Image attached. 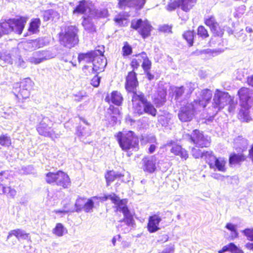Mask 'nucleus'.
Listing matches in <instances>:
<instances>
[{
	"mask_svg": "<svg viewBox=\"0 0 253 253\" xmlns=\"http://www.w3.org/2000/svg\"><path fill=\"white\" fill-rule=\"evenodd\" d=\"M118 7L121 9H125L128 6L129 0H117Z\"/></svg>",
	"mask_w": 253,
	"mask_h": 253,
	"instance_id": "57",
	"label": "nucleus"
},
{
	"mask_svg": "<svg viewBox=\"0 0 253 253\" xmlns=\"http://www.w3.org/2000/svg\"><path fill=\"white\" fill-rule=\"evenodd\" d=\"M33 83L30 78H26L20 83L13 84V92L19 99L28 98L30 94V91L33 86Z\"/></svg>",
	"mask_w": 253,
	"mask_h": 253,
	"instance_id": "6",
	"label": "nucleus"
},
{
	"mask_svg": "<svg viewBox=\"0 0 253 253\" xmlns=\"http://www.w3.org/2000/svg\"><path fill=\"white\" fill-rule=\"evenodd\" d=\"M109 113L117 115L120 114V110L118 107H115L113 105H110L108 108Z\"/></svg>",
	"mask_w": 253,
	"mask_h": 253,
	"instance_id": "60",
	"label": "nucleus"
},
{
	"mask_svg": "<svg viewBox=\"0 0 253 253\" xmlns=\"http://www.w3.org/2000/svg\"><path fill=\"white\" fill-rule=\"evenodd\" d=\"M171 153L174 155L180 156L181 158L186 160L188 155L187 151L182 147L178 145H174L170 149Z\"/></svg>",
	"mask_w": 253,
	"mask_h": 253,
	"instance_id": "30",
	"label": "nucleus"
},
{
	"mask_svg": "<svg viewBox=\"0 0 253 253\" xmlns=\"http://www.w3.org/2000/svg\"><path fill=\"white\" fill-rule=\"evenodd\" d=\"M196 99L192 102L196 108L200 111L204 109L209 104L212 98V91L208 88L198 90L196 92Z\"/></svg>",
	"mask_w": 253,
	"mask_h": 253,
	"instance_id": "8",
	"label": "nucleus"
},
{
	"mask_svg": "<svg viewBox=\"0 0 253 253\" xmlns=\"http://www.w3.org/2000/svg\"><path fill=\"white\" fill-rule=\"evenodd\" d=\"M195 104L191 102L187 103L180 108L178 116L181 122H186L190 121L197 111H200L199 109L196 108Z\"/></svg>",
	"mask_w": 253,
	"mask_h": 253,
	"instance_id": "14",
	"label": "nucleus"
},
{
	"mask_svg": "<svg viewBox=\"0 0 253 253\" xmlns=\"http://www.w3.org/2000/svg\"><path fill=\"white\" fill-rule=\"evenodd\" d=\"M134 113L139 116L146 113L155 117L157 113L154 105L148 101L144 94L141 92L134 93L131 99Z\"/></svg>",
	"mask_w": 253,
	"mask_h": 253,
	"instance_id": "1",
	"label": "nucleus"
},
{
	"mask_svg": "<svg viewBox=\"0 0 253 253\" xmlns=\"http://www.w3.org/2000/svg\"><path fill=\"white\" fill-rule=\"evenodd\" d=\"M0 59L3 60L5 63L8 64H12V59L10 54L8 51L4 52L2 53H0Z\"/></svg>",
	"mask_w": 253,
	"mask_h": 253,
	"instance_id": "44",
	"label": "nucleus"
},
{
	"mask_svg": "<svg viewBox=\"0 0 253 253\" xmlns=\"http://www.w3.org/2000/svg\"><path fill=\"white\" fill-rule=\"evenodd\" d=\"M146 53L145 52H142L140 53L133 55L135 58H133L130 63L131 67L133 70H136L140 66L141 63H142L143 60L146 58Z\"/></svg>",
	"mask_w": 253,
	"mask_h": 253,
	"instance_id": "26",
	"label": "nucleus"
},
{
	"mask_svg": "<svg viewBox=\"0 0 253 253\" xmlns=\"http://www.w3.org/2000/svg\"><path fill=\"white\" fill-rule=\"evenodd\" d=\"M0 144L3 146H8L11 144V139L6 135L0 136Z\"/></svg>",
	"mask_w": 253,
	"mask_h": 253,
	"instance_id": "47",
	"label": "nucleus"
},
{
	"mask_svg": "<svg viewBox=\"0 0 253 253\" xmlns=\"http://www.w3.org/2000/svg\"><path fill=\"white\" fill-rule=\"evenodd\" d=\"M105 100L109 103L111 101L113 104L117 106H120L122 104L123 97L119 92L113 91L111 93V96L107 95Z\"/></svg>",
	"mask_w": 253,
	"mask_h": 253,
	"instance_id": "25",
	"label": "nucleus"
},
{
	"mask_svg": "<svg viewBox=\"0 0 253 253\" xmlns=\"http://www.w3.org/2000/svg\"><path fill=\"white\" fill-rule=\"evenodd\" d=\"M103 53L102 51L100 49L92 50L85 53H80L78 55V60L79 62L84 61L87 63L93 62L95 56L100 55Z\"/></svg>",
	"mask_w": 253,
	"mask_h": 253,
	"instance_id": "23",
	"label": "nucleus"
},
{
	"mask_svg": "<svg viewBox=\"0 0 253 253\" xmlns=\"http://www.w3.org/2000/svg\"><path fill=\"white\" fill-rule=\"evenodd\" d=\"M242 232L249 240L253 241V228H246Z\"/></svg>",
	"mask_w": 253,
	"mask_h": 253,
	"instance_id": "52",
	"label": "nucleus"
},
{
	"mask_svg": "<svg viewBox=\"0 0 253 253\" xmlns=\"http://www.w3.org/2000/svg\"><path fill=\"white\" fill-rule=\"evenodd\" d=\"M211 151H203L202 152L201 150L199 149H196L195 148H193L192 149V154L193 156L196 158H203L207 162L208 159L207 158V156H208L207 154L208 153H211Z\"/></svg>",
	"mask_w": 253,
	"mask_h": 253,
	"instance_id": "35",
	"label": "nucleus"
},
{
	"mask_svg": "<svg viewBox=\"0 0 253 253\" xmlns=\"http://www.w3.org/2000/svg\"><path fill=\"white\" fill-rule=\"evenodd\" d=\"M85 199L79 198L77 199L75 204V208L71 210H74V211L79 212L84 209Z\"/></svg>",
	"mask_w": 253,
	"mask_h": 253,
	"instance_id": "38",
	"label": "nucleus"
},
{
	"mask_svg": "<svg viewBox=\"0 0 253 253\" xmlns=\"http://www.w3.org/2000/svg\"><path fill=\"white\" fill-rule=\"evenodd\" d=\"M131 27L135 30H137L143 39H145L150 35L152 28L147 20L143 21L141 19L132 21Z\"/></svg>",
	"mask_w": 253,
	"mask_h": 253,
	"instance_id": "13",
	"label": "nucleus"
},
{
	"mask_svg": "<svg viewBox=\"0 0 253 253\" xmlns=\"http://www.w3.org/2000/svg\"><path fill=\"white\" fill-rule=\"evenodd\" d=\"M174 100L176 102H180L182 96L184 92L183 86L175 87L174 89Z\"/></svg>",
	"mask_w": 253,
	"mask_h": 253,
	"instance_id": "40",
	"label": "nucleus"
},
{
	"mask_svg": "<svg viewBox=\"0 0 253 253\" xmlns=\"http://www.w3.org/2000/svg\"><path fill=\"white\" fill-rule=\"evenodd\" d=\"M88 8L87 2L85 0H82L79 1V4L77 5L73 10L74 14H83L86 12Z\"/></svg>",
	"mask_w": 253,
	"mask_h": 253,
	"instance_id": "31",
	"label": "nucleus"
},
{
	"mask_svg": "<svg viewBox=\"0 0 253 253\" xmlns=\"http://www.w3.org/2000/svg\"><path fill=\"white\" fill-rule=\"evenodd\" d=\"M79 119L82 124L81 123L77 128V134L81 138H86L91 134L90 125L85 119L82 117H80Z\"/></svg>",
	"mask_w": 253,
	"mask_h": 253,
	"instance_id": "22",
	"label": "nucleus"
},
{
	"mask_svg": "<svg viewBox=\"0 0 253 253\" xmlns=\"http://www.w3.org/2000/svg\"><path fill=\"white\" fill-rule=\"evenodd\" d=\"M34 167L31 165L23 167L21 169V173L24 174L32 173L34 171Z\"/></svg>",
	"mask_w": 253,
	"mask_h": 253,
	"instance_id": "55",
	"label": "nucleus"
},
{
	"mask_svg": "<svg viewBox=\"0 0 253 253\" xmlns=\"http://www.w3.org/2000/svg\"><path fill=\"white\" fill-rule=\"evenodd\" d=\"M187 87L188 88V93L189 94H191L194 90L198 87V85L196 84L189 83L186 84Z\"/></svg>",
	"mask_w": 253,
	"mask_h": 253,
	"instance_id": "61",
	"label": "nucleus"
},
{
	"mask_svg": "<svg viewBox=\"0 0 253 253\" xmlns=\"http://www.w3.org/2000/svg\"><path fill=\"white\" fill-rule=\"evenodd\" d=\"M102 52L104 53V51ZM107 59L104 57L103 53L100 55L95 56L92 63V71L94 73H97L103 71L107 65Z\"/></svg>",
	"mask_w": 253,
	"mask_h": 253,
	"instance_id": "20",
	"label": "nucleus"
},
{
	"mask_svg": "<svg viewBox=\"0 0 253 253\" xmlns=\"http://www.w3.org/2000/svg\"><path fill=\"white\" fill-rule=\"evenodd\" d=\"M78 29L75 26L65 27L59 34L60 44L68 48L75 46L79 43Z\"/></svg>",
	"mask_w": 253,
	"mask_h": 253,
	"instance_id": "3",
	"label": "nucleus"
},
{
	"mask_svg": "<svg viewBox=\"0 0 253 253\" xmlns=\"http://www.w3.org/2000/svg\"><path fill=\"white\" fill-rule=\"evenodd\" d=\"M198 35L202 37L206 38L209 37V34L207 30L203 26H200L198 28Z\"/></svg>",
	"mask_w": 253,
	"mask_h": 253,
	"instance_id": "54",
	"label": "nucleus"
},
{
	"mask_svg": "<svg viewBox=\"0 0 253 253\" xmlns=\"http://www.w3.org/2000/svg\"><path fill=\"white\" fill-rule=\"evenodd\" d=\"M45 180L49 184H55L64 188H68L71 184L69 176L60 170L56 172H48L46 174Z\"/></svg>",
	"mask_w": 253,
	"mask_h": 253,
	"instance_id": "7",
	"label": "nucleus"
},
{
	"mask_svg": "<svg viewBox=\"0 0 253 253\" xmlns=\"http://www.w3.org/2000/svg\"><path fill=\"white\" fill-rule=\"evenodd\" d=\"M16 191L13 188H11L10 187H6V193L5 194L7 195V197L14 198L15 195H16Z\"/></svg>",
	"mask_w": 253,
	"mask_h": 253,
	"instance_id": "59",
	"label": "nucleus"
},
{
	"mask_svg": "<svg viewBox=\"0 0 253 253\" xmlns=\"http://www.w3.org/2000/svg\"><path fill=\"white\" fill-rule=\"evenodd\" d=\"M226 252H230L231 253H244V252L238 248L234 243H230L223 247L221 250L218 251V253H224Z\"/></svg>",
	"mask_w": 253,
	"mask_h": 253,
	"instance_id": "29",
	"label": "nucleus"
},
{
	"mask_svg": "<svg viewBox=\"0 0 253 253\" xmlns=\"http://www.w3.org/2000/svg\"><path fill=\"white\" fill-rule=\"evenodd\" d=\"M211 30L215 36L218 37H221L224 33L223 29L219 26L218 24L212 27Z\"/></svg>",
	"mask_w": 253,
	"mask_h": 253,
	"instance_id": "46",
	"label": "nucleus"
},
{
	"mask_svg": "<svg viewBox=\"0 0 253 253\" xmlns=\"http://www.w3.org/2000/svg\"><path fill=\"white\" fill-rule=\"evenodd\" d=\"M238 94L240 98L241 106L245 110H241L240 113L243 116L244 120L248 122L250 120L248 110L251 108L253 103L252 90L248 88L244 87L238 90Z\"/></svg>",
	"mask_w": 253,
	"mask_h": 253,
	"instance_id": "5",
	"label": "nucleus"
},
{
	"mask_svg": "<svg viewBox=\"0 0 253 253\" xmlns=\"http://www.w3.org/2000/svg\"><path fill=\"white\" fill-rule=\"evenodd\" d=\"M53 57V56L50 51L47 50H40L34 52L32 54V56L29 58V60L32 63L38 64Z\"/></svg>",
	"mask_w": 253,
	"mask_h": 253,
	"instance_id": "18",
	"label": "nucleus"
},
{
	"mask_svg": "<svg viewBox=\"0 0 253 253\" xmlns=\"http://www.w3.org/2000/svg\"><path fill=\"white\" fill-rule=\"evenodd\" d=\"M136 76V73L134 72V70H132V71L128 73L126 78L125 88L127 91L132 93V96L134 93L139 92L136 91V87L138 85Z\"/></svg>",
	"mask_w": 253,
	"mask_h": 253,
	"instance_id": "17",
	"label": "nucleus"
},
{
	"mask_svg": "<svg viewBox=\"0 0 253 253\" xmlns=\"http://www.w3.org/2000/svg\"><path fill=\"white\" fill-rule=\"evenodd\" d=\"M65 228L61 223H57L55 227L53 229V233L56 235L61 237L63 235Z\"/></svg>",
	"mask_w": 253,
	"mask_h": 253,
	"instance_id": "43",
	"label": "nucleus"
},
{
	"mask_svg": "<svg viewBox=\"0 0 253 253\" xmlns=\"http://www.w3.org/2000/svg\"><path fill=\"white\" fill-rule=\"evenodd\" d=\"M123 56H126L130 55L132 53V47L129 45L127 42H126L124 46L122 48Z\"/></svg>",
	"mask_w": 253,
	"mask_h": 253,
	"instance_id": "49",
	"label": "nucleus"
},
{
	"mask_svg": "<svg viewBox=\"0 0 253 253\" xmlns=\"http://www.w3.org/2000/svg\"><path fill=\"white\" fill-rule=\"evenodd\" d=\"M90 16L94 18L107 17L108 11L106 8H93L90 10Z\"/></svg>",
	"mask_w": 253,
	"mask_h": 253,
	"instance_id": "27",
	"label": "nucleus"
},
{
	"mask_svg": "<svg viewBox=\"0 0 253 253\" xmlns=\"http://www.w3.org/2000/svg\"><path fill=\"white\" fill-rule=\"evenodd\" d=\"M97 199L96 197H93L90 199H88L86 202L85 201L84 207V211L86 212H90L92 211L94 207V203L93 199Z\"/></svg>",
	"mask_w": 253,
	"mask_h": 253,
	"instance_id": "39",
	"label": "nucleus"
},
{
	"mask_svg": "<svg viewBox=\"0 0 253 253\" xmlns=\"http://www.w3.org/2000/svg\"><path fill=\"white\" fill-rule=\"evenodd\" d=\"M174 248L173 246L167 247L161 253H174Z\"/></svg>",
	"mask_w": 253,
	"mask_h": 253,
	"instance_id": "63",
	"label": "nucleus"
},
{
	"mask_svg": "<svg viewBox=\"0 0 253 253\" xmlns=\"http://www.w3.org/2000/svg\"><path fill=\"white\" fill-rule=\"evenodd\" d=\"M123 215L124 216H125L126 224L127 225L130 226L133 224L134 221L130 211H129L128 212Z\"/></svg>",
	"mask_w": 253,
	"mask_h": 253,
	"instance_id": "53",
	"label": "nucleus"
},
{
	"mask_svg": "<svg viewBox=\"0 0 253 253\" xmlns=\"http://www.w3.org/2000/svg\"><path fill=\"white\" fill-rule=\"evenodd\" d=\"M192 142L198 147H207L211 143V138L208 135H204L203 132L195 129L190 136Z\"/></svg>",
	"mask_w": 253,
	"mask_h": 253,
	"instance_id": "16",
	"label": "nucleus"
},
{
	"mask_svg": "<svg viewBox=\"0 0 253 253\" xmlns=\"http://www.w3.org/2000/svg\"><path fill=\"white\" fill-rule=\"evenodd\" d=\"M46 39H47L45 37L40 38L36 40L34 42L36 43V46L37 47L40 48L46 45V43L47 42L46 41Z\"/></svg>",
	"mask_w": 253,
	"mask_h": 253,
	"instance_id": "56",
	"label": "nucleus"
},
{
	"mask_svg": "<svg viewBox=\"0 0 253 253\" xmlns=\"http://www.w3.org/2000/svg\"><path fill=\"white\" fill-rule=\"evenodd\" d=\"M144 71H147L150 70L151 67V61L148 58L147 55H146V58L143 59V62L141 65Z\"/></svg>",
	"mask_w": 253,
	"mask_h": 253,
	"instance_id": "48",
	"label": "nucleus"
},
{
	"mask_svg": "<svg viewBox=\"0 0 253 253\" xmlns=\"http://www.w3.org/2000/svg\"><path fill=\"white\" fill-rule=\"evenodd\" d=\"M142 169L144 171L149 173H152L155 171L158 161L155 155L146 157L142 159Z\"/></svg>",
	"mask_w": 253,
	"mask_h": 253,
	"instance_id": "19",
	"label": "nucleus"
},
{
	"mask_svg": "<svg viewBox=\"0 0 253 253\" xmlns=\"http://www.w3.org/2000/svg\"><path fill=\"white\" fill-rule=\"evenodd\" d=\"M247 159L246 156L242 153L231 154L229 158V163L230 166L240 165L241 164L245 161Z\"/></svg>",
	"mask_w": 253,
	"mask_h": 253,
	"instance_id": "24",
	"label": "nucleus"
},
{
	"mask_svg": "<svg viewBox=\"0 0 253 253\" xmlns=\"http://www.w3.org/2000/svg\"><path fill=\"white\" fill-rule=\"evenodd\" d=\"M160 31L163 32H169L171 31V27L167 25H163L160 27Z\"/></svg>",
	"mask_w": 253,
	"mask_h": 253,
	"instance_id": "64",
	"label": "nucleus"
},
{
	"mask_svg": "<svg viewBox=\"0 0 253 253\" xmlns=\"http://www.w3.org/2000/svg\"><path fill=\"white\" fill-rule=\"evenodd\" d=\"M197 0H174L168 3L166 9L172 11L180 7L183 11L187 12L193 8Z\"/></svg>",
	"mask_w": 253,
	"mask_h": 253,
	"instance_id": "11",
	"label": "nucleus"
},
{
	"mask_svg": "<svg viewBox=\"0 0 253 253\" xmlns=\"http://www.w3.org/2000/svg\"><path fill=\"white\" fill-rule=\"evenodd\" d=\"M27 21V18L23 16L5 20L8 25L7 28L9 29V33L13 32L18 35L22 34Z\"/></svg>",
	"mask_w": 253,
	"mask_h": 253,
	"instance_id": "10",
	"label": "nucleus"
},
{
	"mask_svg": "<svg viewBox=\"0 0 253 253\" xmlns=\"http://www.w3.org/2000/svg\"><path fill=\"white\" fill-rule=\"evenodd\" d=\"M103 199L104 201L110 200L114 204V208L116 209V211L122 212L123 214L130 211L127 206V200L126 199H121L118 196L114 193L105 195Z\"/></svg>",
	"mask_w": 253,
	"mask_h": 253,
	"instance_id": "12",
	"label": "nucleus"
},
{
	"mask_svg": "<svg viewBox=\"0 0 253 253\" xmlns=\"http://www.w3.org/2000/svg\"><path fill=\"white\" fill-rule=\"evenodd\" d=\"M146 2V0H129L128 7H133L136 10L143 8Z\"/></svg>",
	"mask_w": 253,
	"mask_h": 253,
	"instance_id": "36",
	"label": "nucleus"
},
{
	"mask_svg": "<svg viewBox=\"0 0 253 253\" xmlns=\"http://www.w3.org/2000/svg\"><path fill=\"white\" fill-rule=\"evenodd\" d=\"M41 25V20L39 18H35L32 19L29 27L28 29L29 32L32 34H35L38 32L39 27Z\"/></svg>",
	"mask_w": 253,
	"mask_h": 253,
	"instance_id": "34",
	"label": "nucleus"
},
{
	"mask_svg": "<svg viewBox=\"0 0 253 253\" xmlns=\"http://www.w3.org/2000/svg\"><path fill=\"white\" fill-rule=\"evenodd\" d=\"M117 139L123 150L127 151L132 149L136 151L139 148V140L134 132L129 131L126 133L122 132L118 133Z\"/></svg>",
	"mask_w": 253,
	"mask_h": 253,
	"instance_id": "4",
	"label": "nucleus"
},
{
	"mask_svg": "<svg viewBox=\"0 0 253 253\" xmlns=\"http://www.w3.org/2000/svg\"><path fill=\"white\" fill-rule=\"evenodd\" d=\"M207 158L208 159L207 163L209 165L211 169L214 170H218L221 172H225L226 170L225 165L226 161L224 158L218 157L217 158L213 155L212 152L210 153H208Z\"/></svg>",
	"mask_w": 253,
	"mask_h": 253,
	"instance_id": "15",
	"label": "nucleus"
},
{
	"mask_svg": "<svg viewBox=\"0 0 253 253\" xmlns=\"http://www.w3.org/2000/svg\"><path fill=\"white\" fill-rule=\"evenodd\" d=\"M124 176L121 173L114 170L108 171L105 175L107 185L109 186L115 179L121 178Z\"/></svg>",
	"mask_w": 253,
	"mask_h": 253,
	"instance_id": "28",
	"label": "nucleus"
},
{
	"mask_svg": "<svg viewBox=\"0 0 253 253\" xmlns=\"http://www.w3.org/2000/svg\"><path fill=\"white\" fill-rule=\"evenodd\" d=\"M5 20L3 22H0V38L3 35L9 34V29H8Z\"/></svg>",
	"mask_w": 253,
	"mask_h": 253,
	"instance_id": "45",
	"label": "nucleus"
},
{
	"mask_svg": "<svg viewBox=\"0 0 253 253\" xmlns=\"http://www.w3.org/2000/svg\"><path fill=\"white\" fill-rule=\"evenodd\" d=\"M205 24L206 25L210 27V29H211L212 27L217 25V24L218 23L216 21L214 17L212 16H211L205 20Z\"/></svg>",
	"mask_w": 253,
	"mask_h": 253,
	"instance_id": "50",
	"label": "nucleus"
},
{
	"mask_svg": "<svg viewBox=\"0 0 253 253\" xmlns=\"http://www.w3.org/2000/svg\"><path fill=\"white\" fill-rule=\"evenodd\" d=\"M230 101L231 96L228 93L217 89L213 98L212 107L217 112L227 105Z\"/></svg>",
	"mask_w": 253,
	"mask_h": 253,
	"instance_id": "9",
	"label": "nucleus"
},
{
	"mask_svg": "<svg viewBox=\"0 0 253 253\" xmlns=\"http://www.w3.org/2000/svg\"><path fill=\"white\" fill-rule=\"evenodd\" d=\"M228 104H229V108H228V111L229 112H233L235 108L236 105V103L234 101V99L231 97V101L228 103Z\"/></svg>",
	"mask_w": 253,
	"mask_h": 253,
	"instance_id": "62",
	"label": "nucleus"
},
{
	"mask_svg": "<svg viewBox=\"0 0 253 253\" xmlns=\"http://www.w3.org/2000/svg\"><path fill=\"white\" fill-rule=\"evenodd\" d=\"M29 234L26 233L23 230L17 229L11 230L8 236V237L11 235L15 236L18 239H27L29 237Z\"/></svg>",
	"mask_w": 253,
	"mask_h": 253,
	"instance_id": "33",
	"label": "nucleus"
},
{
	"mask_svg": "<svg viewBox=\"0 0 253 253\" xmlns=\"http://www.w3.org/2000/svg\"><path fill=\"white\" fill-rule=\"evenodd\" d=\"M166 92H163L161 93V95H160V98L155 97L154 99V102L157 107H161L162 106H163L164 105V104L166 101Z\"/></svg>",
	"mask_w": 253,
	"mask_h": 253,
	"instance_id": "41",
	"label": "nucleus"
},
{
	"mask_svg": "<svg viewBox=\"0 0 253 253\" xmlns=\"http://www.w3.org/2000/svg\"><path fill=\"white\" fill-rule=\"evenodd\" d=\"M74 96L76 101H81L86 97V92L84 90L80 91L74 94Z\"/></svg>",
	"mask_w": 253,
	"mask_h": 253,
	"instance_id": "51",
	"label": "nucleus"
},
{
	"mask_svg": "<svg viewBox=\"0 0 253 253\" xmlns=\"http://www.w3.org/2000/svg\"><path fill=\"white\" fill-rule=\"evenodd\" d=\"M162 221V217L158 214L150 216L147 223L148 231L151 233H155L160 229L159 224Z\"/></svg>",
	"mask_w": 253,
	"mask_h": 253,
	"instance_id": "21",
	"label": "nucleus"
},
{
	"mask_svg": "<svg viewBox=\"0 0 253 253\" xmlns=\"http://www.w3.org/2000/svg\"><path fill=\"white\" fill-rule=\"evenodd\" d=\"M195 36L196 33L194 31H188L183 34V38L187 42L190 46L193 45V40Z\"/></svg>",
	"mask_w": 253,
	"mask_h": 253,
	"instance_id": "37",
	"label": "nucleus"
},
{
	"mask_svg": "<svg viewBox=\"0 0 253 253\" xmlns=\"http://www.w3.org/2000/svg\"><path fill=\"white\" fill-rule=\"evenodd\" d=\"M91 16L90 15L87 17H84L82 24L85 30L89 33H92L95 31V27L91 19Z\"/></svg>",
	"mask_w": 253,
	"mask_h": 253,
	"instance_id": "32",
	"label": "nucleus"
},
{
	"mask_svg": "<svg viewBox=\"0 0 253 253\" xmlns=\"http://www.w3.org/2000/svg\"><path fill=\"white\" fill-rule=\"evenodd\" d=\"M36 117L37 119L36 129L40 135L49 137L53 140L60 137V132H58L52 128L53 123L50 118L41 114H36Z\"/></svg>",
	"mask_w": 253,
	"mask_h": 253,
	"instance_id": "2",
	"label": "nucleus"
},
{
	"mask_svg": "<svg viewBox=\"0 0 253 253\" xmlns=\"http://www.w3.org/2000/svg\"><path fill=\"white\" fill-rule=\"evenodd\" d=\"M57 12L52 9H49L45 11L43 13L44 21H47L52 19L53 17L57 15Z\"/></svg>",
	"mask_w": 253,
	"mask_h": 253,
	"instance_id": "42",
	"label": "nucleus"
},
{
	"mask_svg": "<svg viewBox=\"0 0 253 253\" xmlns=\"http://www.w3.org/2000/svg\"><path fill=\"white\" fill-rule=\"evenodd\" d=\"M100 81L101 77L98 76V75H96L91 80V84L94 87H98L100 84Z\"/></svg>",
	"mask_w": 253,
	"mask_h": 253,
	"instance_id": "58",
	"label": "nucleus"
}]
</instances>
